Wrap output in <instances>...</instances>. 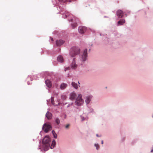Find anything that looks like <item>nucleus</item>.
I'll list each match as a JSON object with an SVG mask.
<instances>
[{"label": "nucleus", "mask_w": 153, "mask_h": 153, "mask_svg": "<svg viewBox=\"0 0 153 153\" xmlns=\"http://www.w3.org/2000/svg\"><path fill=\"white\" fill-rule=\"evenodd\" d=\"M69 13L68 12L67 13H66V14H65L66 17H67L68 16H69Z\"/></svg>", "instance_id": "c85d7f7f"}, {"label": "nucleus", "mask_w": 153, "mask_h": 153, "mask_svg": "<svg viewBox=\"0 0 153 153\" xmlns=\"http://www.w3.org/2000/svg\"><path fill=\"white\" fill-rule=\"evenodd\" d=\"M70 67H67L66 68H65V71H66L67 70H69L70 69Z\"/></svg>", "instance_id": "a878e982"}, {"label": "nucleus", "mask_w": 153, "mask_h": 153, "mask_svg": "<svg viewBox=\"0 0 153 153\" xmlns=\"http://www.w3.org/2000/svg\"><path fill=\"white\" fill-rule=\"evenodd\" d=\"M83 102V101L82 99L81 94H79L78 96L76 99V103L77 105H81Z\"/></svg>", "instance_id": "20e7f679"}, {"label": "nucleus", "mask_w": 153, "mask_h": 153, "mask_svg": "<svg viewBox=\"0 0 153 153\" xmlns=\"http://www.w3.org/2000/svg\"><path fill=\"white\" fill-rule=\"evenodd\" d=\"M67 84L64 83H62L60 85V88L61 89L63 90L65 89L67 86Z\"/></svg>", "instance_id": "9b49d317"}, {"label": "nucleus", "mask_w": 153, "mask_h": 153, "mask_svg": "<svg viewBox=\"0 0 153 153\" xmlns=\"http://www.w3.org/2000/svg\"><path fill=\"white\" fill-rule=\"evenodd\" d=\"M78 82L79 84V82Z\"/></svg>", "instance_id": "72a5a7b5"}, {"label": "nucleus", "mask_w": 153, "mask_h": 153, "mask_svg": "<svg viewBox=\"0 0 153 153\" xmlns=\"http://www.w3.org/2000/svg\"><path fill=\"white\" fill-rule=\"evenodd\" d=\"M87 49H85L84 51L83 55L82 56L80 59V61H81V64H83L84 62L86 60L87 57Z\"/></svg>", "instance_id": "7ed1b4c3"}, {"label": "nucleus", "mask_w": 153, "mask_h": 153, "mask_svg": "<svg viewBox=\"0 0 153 153\" xmlns=\"http://www.w3.org/2000/svg\"><path fill=\"white\" fill-rule=\"evenodd\" d=\"M51 102L52 104L54 105V106H56L57 105L56 104H54V98L53 97H51Z\"/></svg>", "instance_id": "4be33fe9"}, {"label": "nucleus", "mask_w": 153, "mask_h": 153, "mask_svg": "<svg viewBox=\"0 0 153 153\" xmlns=\"http://www.w3.org/2000/svg\"><path fill=\"white\" fill-rule=\"evenodd\" d=\"M55 122L57 125L59 124L60 123V120L58 118H56L55 119Z\"/></svg>", "instance_id": "5701e85b"}, {"label": "nucleus", "mask_w": 153, "mask_h": 153, "mask_svg": "<svg viewBox=\"0 0 153 153\" xmlns=\"http://www.w3.org/2000/svg\"><path fill=\"white\" fill-rule=\"evenodd\" d=\"M56 144V142L54 140H53L52 142V144L50 147L51 149H53Z\"/></svg>", "instance_id": "a211bd4d"}, {"label": "nucleus", "mask_w": 153, "mask_h": 153, "mask_svg": "<svg viewBox=\"0 0 153 153\" xmlns=\"http://www.w3.org/2000/svg\"><path fill=\"white\" fill-rule=\"evenodd\" d=\"M64 42L62 40H57L56 41V44L58 46H59L63 44Z\"/></svg>", "instance_id": "1a4fd4ad"}, {"label": "nucleus", "mask_w": 153, "mask_h": 153, "mask_svg": "<svg viewBox=\"0 0 153 153\" xmlns=\"http://www.w3.org/2000/svg\"><path fill=\"white\" fill-rule=\"evenodd\" d=\"M46 116L48 119H50L52 117V114L51 113L48 111L46 114Z\"/></svg>", "instance_id": "ddd939ff"}, {"label": "nucleus", "mask_w": 153, "mask_h": 153, "mask_svg": "<svg viewBox=\"0 0 153 153\" xmlns=\"http://www.w3.org/2000/svg\"><path fill=\"white\" fill-rule=\"evenodd\" d=\"M51 142V139L48 136H45L43 139L42 141L43 148L45 151H46L50 147Z\"/></svg>", "instance_id": "f257e3e1"}, {"label": "nucleus", "mask_w": 153, "mask_h": 153, "mask_svg": "<svg viewBox=\"0 0 153 153\" xmlns=\"http://www.w3.org/2000/svg\"><path fill=\"white\" fill-rule=\"evenodd\" d=\"M43 129L45 132H47L51 128V125L49 124L45 123L43 127Z\"/></svg>", "instance_id": "39448f33"}, {"label": "nucleus", "mask_w": 153, "mask_h": 153, "mask_svg": "<svg viewBox=\"0 0 153 153\" xmlns=\"http://www.w3.org/2000/svg\"><path fill=\"white\" fill-rule=\"evenodd\" d=\"M57 60L61 62H62L63 61V58L61 56H59L57 57Z\"/></svg>", "instance_id": "2eb2a0df"}, {"label": "nucleus", "mask_w": 153, "mask_h": 153, "mask_svg": "<svg viewBox=\"0 0 153 153\" xmlns=\"http://www.w3.org/2000/svg\"><path fill=\"white\" fill-rule=\"evenodd\" d=\"M125 22V19H120L118 22V25H122Z\"/></svg>", "instance_id": "4468645a"}, {"label": "nucleus", "mask_w": 153, "mask_h": 153, "mask_svg": "<svg viewBox=\"0 0 153 153\" xmlns=\"http://www.w3.org/2000/svg\"><path fill=\"white\" fill-rule=\"evenodd\" d=\"M80 51V49L78 48H73L71 49L70 55L72 57H74L75 55L79 53Z\"/></svg>", "instance_id": "f03ea898"}, {"label": "nucleus", "mask_w": 153, "mask_h": 153, "mask_svg": "<svg viewBox=\"0 0 153 153\" xmlns=\"http://www.w3.org/2000/svg\"><path fill=\"white\" fill-rule=\"evenodd\" d=\"M51 40L52 41H53V38H51Z\"/></svg>", "instance_id": "473e14b6"}, {"label": "nucleus", "mask_w": 153, "mask_h": 153, "mask_svg": "<svg viewBox=\"0 0 153 153\" xmlns=\"http://www.w3.org/2000/svg\"><path fill=\"white\" fill-rule=\"evenodd\" d=\"M152 117H153V116H152Z\"/></svg>", "instance_id": "f704fd0d"}, {"label": "nucleus", "mask_w": 153, "mask_h": 153, "mask_svg": "<svg viewBox=\"0 0 153 153\" xmlns=\"http://www.w3.org/2000/svg\"><path fill=\"white\" fill-rule=\"evenodd\" d=\"M96 136H97V137H99V136H98V134H96Z\"/></svg>", "instance_id": "2f4dec72"}, {"label": "nucleus", "mask_w": 153, "mask_h": 153, "mask_svg": "<svg viewBox=\"0 0 153 153\" xmlns=\"http://www.w3.org/2000/svg\"><path fill=\"white\" fill-rule=\"evenodd\" d=\"M71 26L73 28H74L75 27H76L77 26V24L76 23H74L71 25Z\"/></svg>", "instance_id": "aec40b11"}, {"label": "nucleus", "mask_w": 153, "mask_h": 153, "mask_svg": "<svg viewBox=\"0 0 153 153\" xmlns=\"http://www.w3.org/2000/svg\"><path fill=\"white\" fill-rule=\"evenodd\" d=\"M95 146L96 147V149L97 150H98L99 149V145L98 144H95Z\"/></svg>", "instance_id": "393cba45"}, {"label": "nucleus", "mask_w": 153, "mask_h": 153, "mask_svg": "<svg viewBox=\"0 0 153 153\" xmlns=\"http://www.w3.org/2000/svg\"><path fill=\"white\" fill-rule=\"evenodd\" d=\"M71 85L72 86L76 89H77L78 88V85L74 82H72L71 83Z\"/></svg>", "instance_id": "f3484780"}, {"label": "nucleus", "mask_w": 153, "mask_h": 153, "mask_svg": "<svg viewBox=\"0 0 153 153\" xmlns=\"http://www.w3.org/2000/svg\"><path fill=\"white\" fill-rule=\"evenodd\" d=\"M81 118L82 121H83L85 119L84 117L82 116H81Z\"/></svg>", "instance_id": "cd10ccee"}, {"label": "nucleus", "mask_w": 153, "mask_h": 153, "mask_svg": "<svg viewBox=\"0 0 153 153\" xmlns=\"http://www.w3.org/2000/svg\"><path fill=\"white\" fill-rule=\"evenodd\" d=\"M151 152H153V149L151 151Z\"/></svg>", "instance_id": "7c9ffc66"}, {"label": "nucleus", "mask_w": 153, "mask_h": 153, "mask_svg": "<svg viewBox=\"0 0 153 153\" xmlns=\"http://www.w3.org/2000/svg\"><path fill=\"white\" fill-rule=\"evenodd\" d=\"M117 15L119 18H121L123 16V13L121 10H119L117 11Z\"/></svg>", "instance_id": "0eeeda50"}, {"label": "nucleus", "mask_w": 153, "mask_h": 153, "mask_svg": "<svg viewBox=\"0 0 153 153\" xmlns=\"http://www.w3.org/2000/svg\"><path fill=\"white\" fill-rule=\"evenodd\" d=\"M103 141L102 140V141H101V143H102V144H103Z\"/></svg>", "instance_id": "c756f323"}, {"label": "nucleus", "mask_w": 153, "mask_h": 153, "mask_svg": "<svg viewBox=\"0 0 153 153\" xmlns=\"http://www.w3.org/2000/svg\"><path fill=\"white\" fill-rule=\"evenodd\" d=\"M69 21L71 22L75 21L76 22H77L78 21V19L75 18V17H74L73 19L72 18V19H71V20H69Z\"/></svg>", "instance_id": "6ab92c4d"}, {"label": "nucleus", "mask_w": 153, "mask_h": 153, "mask_svg": "<svg viewBox=\"0 0 153 153\" xmlns=\"http://www.w3.org/2000/svg\"><path fill=\"white\" fill-rule=\"evenodd\" d=\"M70 126V124H68L65 126V128H68Z\"/></svg>", "instance_id": "bb28decb"}, {"label": "nucleus", "mask_w": 153, "mask_h": 153, "mask_svg": "<svg viewBox=\"0 0 153 153\" xmlns=\"http://www.w3.org/2000/svg\"><path fill=\"white\" fill-rule=\"evenodd\" d=\"M77 65H76L75 62V59H74L73 61L71 64V68L73 69H75L77 67Z\"/></svg>", "instance_id": "6e6552de"}, {"label": "nucleus", "mask_w": 153, "mask_h": 153, "mask_svg": "<svg viewBox=\"0 0 153 153\" xmlns=\"http://www.w3.org/2000/svg\"><path fill=\"white\" fill-rule=\"evenodd\" d=\"M61 97V99L63 100H65L66 98V96L64 95H62Z\"/></svg>", "instance_id": "b1692460"}, {"label": "nucleus", "mask_w": 153, "mask_h": 153, "mask_svg": "<svg viewBox=\"0 0 153 153\" xmlns=\"http://www.w3.org/2000/svg\"><path fill=\"white\" fill-rule=\"evenodd\" d=\"M91 98V97L90 96L87 97L85 100V102L87 104H88L90 102Z\"/></svg>", "instance_id": "dca6fc26"}, {"label": "nucleus", "mask_w": 153, "mask_h": 153, "mask_svg": "<svg viewBox=\"0 0 153 153\" xmlns=\"http://www.w3.org/2000/svg\"><path fill=\"white\" fill-rule=\"evenodd\" d=\"M52 133L54 137L56 138L57 137V135L55 133V131L54 130H53L52 131Z\"/></svg>", "instance_id": "412c9836"}, {"label": "nucleus", "mask_w": 153, "mask_h": 153, "mask_svg": "<svg viewBox=\"0 0 153 153\" xmlns=\"http://www.w3.org/2000/svg\"><path fill=\"white\" fill-rule=\"evenodd\" d=\"M46 84L47 86L49 88H51L52 85L51 82L49 80H47L45 81Z\"/></svg>", "instance_id": "f8f14e48"}, {"label": "nucleus", "mask_w": 153, "mask_h": 153, "mask_svg": "<svg viewBox=\"0 0 153 153\" xmlns=\"http://www.w3.org/2000/svg\"><path fill=\"white\" fill-rule=\"evenodd\" d=\"M76 97L75 93L73 92L70 94V99L71 100H74Z\"/></svg>", "instance_id": "9d476101"}, {"label": "nucleus", "mask_w": 153, "mask_h": 153, "mask_svg": "<svg viewBox=\"0 0 153 153\" xmlns=\"http://www.w3.org/2000/svg\"><path fill=\"white\" fill-rule=\"evenodd\" d=\"M87 30V28L85 27L79 26L78 27V31L80 33H84Z\"/></svg>", "instance_id": "423d86ee"}]
</instances>
